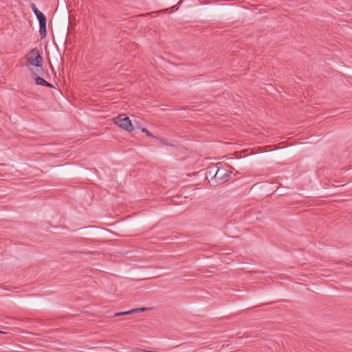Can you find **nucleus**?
I'll use <instances>...</instances> for the list:
<instances>
[{
    "mask_svg": "<svg viewBox=\"0 0 352 352\" xmlns=\"http://www.w3.org/2000/svg\"><path fill=\"white\" fill-rule=\"evenodd\" d=\"M27 61L29 64L36 66L41 67L43 63V57L40 55L38 50L34 48L25 56Z\"/></svg>",
    "mask_w": 352,
    "mask_h": 352,
    "instance_id": "1",
    "label": "nucleus"
},
{
    "mask_svg": "<svg viewBox=\"0 0 352 352\" xmlns=\"http://www.w3.org/2000/svg\"><path fill=\"white\" fill-rule=\"evenodd\" d=\"M113 120L116 124L126 131L131 132L134 129L129 118L126 116L124 114L118 116L113 119Z\"/></svg>",
    "mask_w": 352,
    "mask_h": 352,
    "instance_id": "2",
    "label": "nucleus"
},
{
    "mask_svg": "<svg viewBox=\"0 0 352 352\" xmlns=\"http://www.w3.org/2000/svg\"><path fill=\"white\" fill-rule=\"evenodd\" d=\"M37 19L39 22V33L41 38H44L47 35V30H46V16L45 15L41 12H36V14Z\"/></svg>",
    "mask_w": 352,
    "mask_h": 352,
    "instance_id": "3",
    "label": "nucleus"
},
{
    "mask_svg": "<svg viewBox=\"0 0 352 352\" xmlns=\"http://www.w3.org/2000/svg\"><path fill=\"white\" fill-rule=\"evenodd\" d=\"M229 177L230 175L228 173L227 170H226L224 168L218 167V173L216 176V183L214 184V185L223 184L228 181Z\"/></svg>",
    "mask_w": 352,
    "mask_h": 352,
    "instance_id": "4",
    "label": "nucleus"
},
{
    "mask_svg": "<svg viewBox=\"0 0 352 352\" xmlns=\"http://www.w3.org/2000/svg\"><path fill=\"white\" fill-rule=\"evenodd\" d=\"M218 173V167L217 166H210L208 168V171L206 173V178L208 179L210 177L211 180L214 181V183H216V176Z\"/></svg>",
    "mask_w": 352,
    "mask_h": 352,
    "instance_id": "5",
    "label": "nucleus"
},
{
    "mask_svg": "<svg viewBox=\"0 0 352 352\" xmlns=\"http://www.w3.org/2000/svg\"><path fill=\"white\" fill-rule=\"evenodd\" d=\"M36 83L38 85L46 86L47 87H52V85L47 82L44 78L37 76L35 78Z\"/></svg>",
    "mask_w": 352,
    "mask_h": 352,
    "instance_id": "6",
    "label": "nucleus"
},
{
    "mask_svg": "<svg viewBox=\"0 0 352 352\" xmlns=\"http://www.w3.org/2000/svg\"><path fill=\"white\" fill-rule=\"evenodd\" d=\"M148 309L149 308H146V307L135 308V309H131V312H132V314L138 313V312H142L146 310H148Z\"/></svg>",
    "mask_w": 352,
    "mask_h": 352,
    "instance_id": "7",
    "label": "nucleus"
},
{
    "mask_svg": "<svg viewBox=\"0 0 352 352\" xmlns=\"http://www.w3.org/2000/svg\"><path fill=\"white\" fill-rule=\"evenodd\" d=\"M131 314H132V312H131V310H129V311H126L116 313L113 315V316H125V315Z\"/></svg>",
    "mask_w": 352,
    "mask_h": 352,
    "instance_id": "8",
    "label": "nucleus"
},
{
    "mask_svg": "<svg viewBox=\"0 0 352 352\" xmlns=\"http://www.w3.org/2000/svg\"><path fill=\"white\" fill-rule=\"evenodd\" d=\"M30 8L33 12L35 14V15L36 14V12H40V10L36 8V6L34 3H31Z\"/></svg>",
    "mask_w": 352,
    "mask_h": 352,
    "instance_id": "9",
    "label": "nucleus"
},
{
    "mask_svg": "<svg viewBox=\"0 0 352 352\" xmlns=\"http://www.w3.org/2000/svg\"><path fill=\"white\" fill-rule=\"evenodd\" d=\"M141 131H142V132L145 133H146V135L147 136H148V137H153V135H152V133H151V132H149L146 129H145V128H142V129H141Z\"/></svg>",
    "mask_w": 352,
    "mask_h": 352,
    "instance_id": "10",
    "label": "nucleus"
},
{
    "mask_svg": "<svg viewBox=\"0 0 352 352\" xmlns=\"http://www.w3.org/2000/svg\"><path fill=\"white\" fill-rule=\"evenodd\" d=\"M161 143H162V144H164V145H167V144H168V142H167V140H165V139H162V140H161Z\"/></svg>",
    "mask_w": 352,
    "mask_h": 352,
    "instance_id": "11",
    "label": "nucleus"
}]
</instances>
